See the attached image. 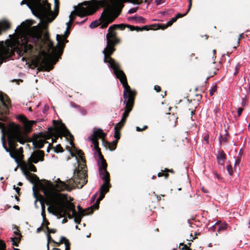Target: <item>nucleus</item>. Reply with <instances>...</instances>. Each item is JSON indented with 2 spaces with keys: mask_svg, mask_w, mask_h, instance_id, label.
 I'll return each instance as SVG.
<instances>
[{
  "mask_svg": "<svg viewBox=\"0 0 250 250\" xmlns=\"http://www.w3.org/2000/svg\"><path fill=\"white\" fill-rule=\"evenodd\" d=\"M238 163H239V161L238 160H236L235 162V163H234V166H235Z\"/></svg>",
  "mask_w": 250,
  "mask_h": 250,
  "instance_id": "nucleus-63",
  "label": "nucleus"
},
{
  "mask_svg": "<svg viewBox=\"0 0 250 250\" xmlns=\"http://www.w3.org/2000/svg\"><path fill=\"white\" fill-rule=\"evenodd\" d=\"M176 21V18H173L170 21L167 22L166 25H164L163 26V27L162 28L163 29H165L167 27L171 25L173 22Z\"/></svg>",
  "mask_w": 250,
  "mask_h": 250,
  "instance_id": "nucleus-29",
  "label": "nucleus"
},
{
  "mask_svg": "<svg viewBox=\"0 0 250 250\" xmlns=\"http://www.w3.org/2000/svg\"><path fill=\"white\" fill-rule=\"evenodd\" d=\"M49 224V223L48 222H45V228H46V229L47 231V232L48 234H50V233H55L56 232V229H51L50 228H49L47 226V225Z\"/></svg>",
  "mask_w": 250,
  "mask_h": 250,
  "instance_id": "nucleus-31",
  "label": "nucleus"
},
{
  "mask_svg": "<svg viewBox=\"0 0 250 250\" xmlns=\"http://www.w3.org/2000/svg\"><path fill=\"white\" fill-rule=\"evenodd\" d=\"M68 217L69 219H71L73 217H74V221L76 223H79L81 220V217L80 215L77 212H76V214H74V215H72V214L71 215L70 214H68Z\"/></svg>",
  "mask_w": 250,
  "mask_h": 250,
  "instance_id": "nucleus-24",
  "label": "nucleus"
},
{
  "mask_svg": "<svg viewBox=\"0 0 250 250\" xmlns=\"http://www.w3.org/2000/svg\"><path fill=\"white\" fill-rule=\"evenodd\" d=\"M42 216L43 221H44L45 220V215L44 214V210H43V209H42Z\"/></svg>",
  "mask_w": 250,
  "mask_h": 250,
  "instance_id": "nucleus-57",
  "label": "nucleus"
},
{
  "mask_svg": "<svg viewBox=\"0 0 250 250\" xmlns=\"http://www.w3.org/2000/svg\"><path fill=\"white\" fill-rule=\"evenodd\" d=\"M65 250H70V243L69 241H66L65 243Z\"/></svg>",
  "mask_w": 250,
  "mask_h": 250,
  "instance_id": "nucleus-43",
  "label": "nucleus"
},
{
  "mask_svg": "<svg viewBox=\"0 0 250 250\" xmlns=\"http://www.w3.org/2000/svg\"><path fill=\"white\" fill-rule=\"evenodd\" d=\"M117 28V25H111L110 26L108 30V33L106 35V40L107 42V48L109 49L110 43L111 42L110 39H113L115 37L116 32L114 31ZM112 49V47H110V49Z\"/></svg>",
  "mask_w": 250,
  "mask_h": 250,
  "instance_id": "nucleus-15",
  "label": "nucleus"
},
{
  "mask_svg": "<svg viewBox=\"0 0 250 250\" xmlns=\"http://www.w3.org/2000/svg\"><path fill=\"white\" fill-rule=\"evenodd\" d=\"M243 110V109L241 107H239L237 109V114L239 116L241 115V113Z\"/></svg>",
  "mask_w": 250,
  "mask_h": 250,
  "instance_id": "nucleus-45",
  "label": "nucleus"
},
{
  "mask_svg": "<svg viewBox=\"0 0 250 250\" xmlns=\"http://www.w3.org/2000/svg\"><path fill=\"white\" fill-rule=\"evenodd\" d=\"M99 167V171L103 169H106L107 164L105 162V161L104 159L102 156L100 154V159L98 162Z\"/></svg>",
  "mask_w": 250,
  "mask_h": 250,
  "instance_id": "nucleus-18",
  "label": "nucleus"
},
{
  "mask_svg": "<svg viewBox=\"0 0 250 250\" xmlns=\"http://www.w3.org/2000/svg\"><path fill=\"white\" fill-rule=\"evenodd\" d=\"M218 226H219L217 229L218 232L225 230L227 228V224L226 223H223L222 224H219Z\"/></svg>",
  "mask_w": 250,
  "mask_h": 250,
  "instance_id": "nucleus-30",
  "label": "nucleus"
},
{
  "mask_svg": "<svg viewBox=\"0 0 250 250\" xmlns=\"http://www.w3.org/2000/svg\"><path fill=\"white\" fill-rule=\"evenodd\" d=\"M109 187V182H104L103 184L100 187V192H103L104 194H105L108 191Z\"/></svg>",
  "mask_w": 250,
  "mask_h": 250,
  "instance_id": "nucleus-22",
  "label": "nucleus"
},
{
  "mask_svg": "<svg viewBox=\"0 0 250 250\" xmlns=\"http://www.w3.org/2000/svg\"><path fill=\"white\" fill-rule=\"evenodd\" d=\"M105 136V134L101 128L97 129L93 131V134L90 137H94L98 141V137L103 138Z\"/></svg>",
  "mask_w": 250,
  "mask_h": 250,
  "instance_id": "nucleus-16",
  "label": "nucleus"
},
{
  "mask_svg": "<svg viewBox=\"0 0 250 250\" xmlns=\"http://www.w3.org/2000/svg\"><path fill=\"white\" fill-rule=\"evenodd\" d=\"M191 0H189V3H188V9L186 12V13L187 14L189 11L190 10V8H191Z\"/></svg>",
  "mask_w": 250,
  "mask_h": 250,
  "instance_id": "nucleus-48",
  "label": "nucleus"
},
{
  "mask_svg": "<svg viewBox=\"0 0 250 250\" xmlns=\"http://www.w3.org/2000/svg\"><path fill=\"white\" fill-rule=\"evenodd\" d=\"M35 123V121L27 120L23 123V128L22 129L19 125L10 124L6 126L0 122L1 139L3 140L4 136L6 135L10 147H14L13 144L14 141H18L20 144L23 145L29 141L28 133L31 131L32 126Z\"/></svg>",
  "mask_w": 250,
  "mask_h": 250,
  "instance_id": "nucleus-3",
  "label": "nucleus"
},
{
  "mask_svg": "<svg viewBox=\"0 0 250 250\" xmlns=\"http://www.w3.org/2000/svg\"><path fill=\"white\" fill-rule=\"evenodd\" d=\"M49 136H54L58 137L59 136H64L65 137H69L70 138L73 137L69 130L67 129L64 124L61 123L58 126H56L54 130L52 128H48V134Z\"/></svg>",
  "mask_w": 250,
  "mask_h": 250,
  "instance_id": "nucleus-8",
  "label": "nucleus"
},
{
  "mask_svg": "<svg viewBox=\"0 0 250 250\" xmlns=\"http://www.w3.org/2000/svg\"><path fill=\"white\" fill-rule=\"evenodd\" d=\"M47 193V204L49 205L47 210L49 212L62 218L69 214L67 211H72V215L76 214L75 206L73 203L67 201L65 194L52 193L51 191Z\"/></svg>",
  "mask_w": 250,
  "mask_h": 250,
  "instance_id": "nucleus-4",
  "label": "nucleus"
},
{
  "mask_svg": "<svg viewBox=\"0 0 250 250\" xmlns=\"http://www.w3.org/2000/svg\"><path fill=\"white\" fill-rule=\"evenodd\" d=\"M227 169L229 175L231 176L233 173V168L232 166L230 165H228L227 166Z\"/></svg>",
  "mask_w": 250,
  "mask_h": 250,
  "instance_id": "nucleus-34",
  "label": "nucleus"
},
{
  "mask_svg": "<svg viewBox=\"0 0 250 250\" xmlns=\"http://www.w3.org/2000/svg\"><path fill=\"white\" fill-rule=\"evenodd\" d=\"M225 159V157L224 155V154L220 153H219L217 156V159L219 163L222 164V163L224 162Z\"/></svg>",
  "mask_w": 250,
  "mask_h": 250,
  "instance_id": "nucleus-27",
  "label": "nucleus"
},
{
  "mask_svg": "<svg viewBox=\"0 0 250 250\" xmlns=\"http://www.w3.org/2000/svg\"><path fill=\"white\" fill-rule=\"evenodd\" d=\"M66 241H68V240L65 237L62 236L61 237L59 242L58 244L62 243L63 242H64L65 243Z\"/></svg>",
  "mask_w": 250,
  "mask_h": 250,
  "instance_id": "nucleus-39",
  "label": "nucleus"
},
{
  "mask_svg": "<svg viewBox=\"0 0 250 250\" xmlns=\"http://www.w3.org/2000/svg\"><path fill=\"white\" fill-rule=\"evenodd\" d=\"M49 109L48 106H45L44 110L47 111Z\"/></svg>",
  "mask_w": 250,
  "mask_h": 250,
  "instance_id": "nucleus-61",
  "label": "nucleus"
},
{
  "mask_svg": "<svg viewBox=\"0 0 250 250\" xmlns=\"http://www.w3.org/2000/svg\"><path fill=\"white\" fill-rule=\"evenodd\" d=\"M97 194L96 193L94 195V196L92 197V201H94L96 197Z\"/></svg>",
  "mask_w": 250,
  "mask_h": 250,
  "instance_id": "nucleus-60",
  "label": "nucleus"
},
{
  "mask_svg": "<svg viewBox=\"0 0 250 250\" xmlns=\"http://www.w3.org/2000/svg\"><path fill=\"white\" fill-rule=\"evenodd\" d=\"M17 119L21 122L24 123L25 122H26L27 119L23 115H20L18 116H17Z\"/></svg>",
  "mask_w": 250,
  "mask_h": 250,
  "instance_id": "nucleus-33",
  "label": "nucleus"
},
{
  "mask_svg": "<svg viewBox=\"0 0 250 250\" xmlns=\"http://www.w3.org/2000/svg\"><path fill=\"white\" fill-rule=\"evenodd\" d=\"M242 35H243V34H240V35H239V36H238V41H239L240 40L241 38H242ZM238 42L239 43V42Z\"/></svg>",
  "mask_w": 250,
  "mask_h": 250,
  "instance_id": "nucleus-59",
  "label": "nucleus"
},
{
  "mask_svg": "<svg viewBox=\"0 0 250 250\" xmlns=\"http://www.w3.org/2000/svg\"><path fill=\"white\" fill-rule=\"evenodd\" d=\"M40 134L42 135L38 136L34 138L33 141V145L34 148H42L44 145V144L46 143V140L48 139L46 136L47 135H44V136H42L43 134L41 133Z\"/></svg>",
  "mask_w": 250,
  "mask_h": 250,
  "instance_id": "nucleus-12",
  "label": "nucleus"
},
{
  "mask_svg": "<svg viewBox=\"0 0 250 250\" xmlns=\"http://www.w3.org/2000/svg\"><path fill=\"white\" fill-rule=\"evenodd\" d=\"M110 41L111 42L110 43L109 47H112L113 50L111 49H110V48H109V49L107 48V45L106 46L104 50L102 51V53L104 55V62H108L110 66L112 68L113 70V68L115 66V67L117 68V70L123 71L120 69L119 64L111 57H110V55H111L115 51V48L114 47V45L119 42V40L115 37L113 39H110Z\"/></svg>",
  "mask_w": 250,
  "mask_h": 250,
  "instance_id": "nucleus-6",
  "label": "nucleus"
},
{
  "mask_svg": "<svg viewBox=\"0 0 250 250\" xmlns=\"http://www.w3.org/2000/svg\"><path fill=\"white\" fill-rule=\"evenodd\" d=\"M128 19H132L134 20L137 23H144L145 22V19L141 16H135L134 17H131L129 18Z\"/></svg>",
  "mask_w": 250,
  "mask_h": 250,
  "instance_id": "nucleus-25",
  "label": "nucleus"
},
{
  "mask_svg": "<svg viewBox=\"0 0 250 250\" xmlns=\"http://www.w3.org/2000/svg\"><path fill=\"white\" fill-rule=\"evenodd\" d=\"M121 0H90L85 1L82 4L86 7L80 6L76 11L78 16L83 17L94 13L99 8L106 6L100 18V22L98 21H92L90 25V28H94L101 25V28H105L107 25L112 22L119 15L123 6Z\"/></svg>",
  "mask_w": 250,
  "mask_h": 250,
  "instance_id": "nucleus-2",
  "label": "nucleus"
},
{
  "mask_svg": "<svg viewBox=\"0 0 250 250\" xmlns=\"http://www.w3.org/2000/svg\"><path fill=\"white\" fill-rule=\"evenodd\" d=\"M113 25H117V28H119L121 29H123L126 26V25L124 24H113Z\"/></svg>",
  "mask_w": 250,
  "mask_h": 250,
  "instance_id": "nucleus-40",
  "label": "nucleus"
},
{
  "mask_svg": "<svg viewBox=\"0 0 250 250\" xmlns=\"http://www.w3.org/2000/svg\"><path fill=\"white\" fill-rule=\"evenodd\" d=\"M104 195L105 194L103 193V192H100V196L98 198V199H97V203H100V202L103 200V199L104 198Z\"/></svg>",
  "mask_w": 250,
  "mask_h": 250,
  "instance_id": "nucleus-36",
  "label": "nucleus"
},
{
  "mask_svg": "<svg viewBox=\"0 0 250 250\" xmlns=\"http://www.w3.org/2000/svg\"><path fill=\"white\" fill-rule=\"evenodd\" d=\"M5 120V117H2L0 118V120L4 121Z\"/></svg>",
  "mask_w": 250,
  "mask_h": 250,
  "instance_id": "nucleus-62",
  "label": "nucleus"
},
{
  "mask_svg": "<svg viewBox=\"0 0 250 250\" xmlns=\"http://www.w3.org/2000/svg\"><path fill=\"white\" fill-rule=\"evenodd\" d=\"M29 161L30 162L34 163L35 164L37 163L38 162H42L43 161V153L41 150H37L34 151L31 155L29 159Z\"/></svg>",
  "mask_w": 250,
  "mask_h": 250,
  "instance_id": "nucleus-14",
  "label": "nucleus"
},
{
  "mask_svg": "<svg viewBox=\"0 0 250 250\" xmlns=\"http://www.w3.org/2000/svg\"><path fill=\"white\" fill-rule=\"evenodd\" d=\"M13 54V50L9 47L0 49V65L2 61H5L6 59L10 58Z\"/></svg>",
  "mask_w": 250,
  "mask_h": 250,
  "instance_id": "nucleus-13",
  "label": "nucleus"
},
{
  "mask_svg": "<svg viewBox=\"0 0 250 250\" xmlns=\"http://www.w3.org/2000/svg\"><path fill=\"white\" fill-rule=\"evenodd\" d=\"M85 21V20H84L83 21H82L81 22H79L78 24H83L84 22V21Z\"/></svg>",
  "mask_w": 250,
  "mask_h": 250,
  "instance_id": "nucleus-64",
  "label": "nucleus"
},
{
  "mask_svg": "<svg viewBox=\"0 0 250 250\" xmlns=\"http://www.w3.org/2000/svg\"><path fill=\"white\" fill-rule=\"evenodd\" d=\"M12 244L16 247H18V242L20 240V237H15L11 238Z\"/></svg>",
  "mask_w": 250,
  "mask_h": 250,
  "instance_id": "nucleus-26",
  "label": "nucleus"
},
{
  "mask_svg": "<svg viewBox=\"0 0 250 250\" xmlns=\"http://www.w3.org/2000/svg\"><path fill=\"white\" fill-rule=\"evenodd\" d=\"M55 11L51 10L50 5L47 0H33L32 5H27L32 13L40 20L36 26L31 27L33 23L29 20L23 21L16 28L17 37L14 41L15 47L20 55L28 53L35 45L37 50H40V54L37 58L38 63L42 65L54 64L62 53V46L69 34L68 30L63 35H56L57 46L54 47L49 38L48 34L43 30L46 29L48 24L57 17L58 13L59 1L54 0Z\"/></svg>",
  "mask_w": 250,
  "mask_h": 250,
  "instance_id": "nucleus-1",
  "label": "nucleus"
},
{
  "mask_svg": "<svg viewBox=\"0 0 250 250\" xmlns=\"http://www.w3.org/2000/svg\"><path fill=\"white\" fill-rule=\"evenodd\" d=\"M113 68L114 74L116 77L120 80L124 88L123 97L125 99V111L123 114L122 121H125V119L128 117L129 112L132 110L134 103L135 92L131 90L127 83L126 76L124 72L117 70V68L115 66Z\"/></svg>",
  "mask_w": 250,
  "mask_h": 250,
  "instance_id": "nucleus-5",
  "label": "nucleus"
},
{
  "mask_svg": "<svg viewBox=\"0 0 250 250\" xmlns=\"http://www.w3.org/2000/svg\"><path fill=\"white\" fill-rule=\"evenodd\" d=\"M216 90V86H214L213 88L210 90V94L212 95L213 94V92H215Z\"/></svg>",
  "mask_w": 250,
  "mask_h": 250,
  "instance_id": "nucleus-50",
  "label": "nucleus"
},
{
  "mask_svg": "<svg viewBox=\"0 0 250 250\" xmlns=\"http://www.w3.org/2000/svg\"><path fill=\"white\" fill-rule=\"evenodd\" d=\"M1 140H2V146H3L4 149H5V150L9 153L10 157L14 159L15 160V161L16 163H18V159H21V158H22V157L23 156V155H22V147H21L19 149H16V146L15 145V143H17L18 142L14 141L13 144V146H14V147H10L9 146V148L11 150H10L9 149H8L7 148V147L5 146V142L4 141V138L3 139V140L1 139Z\"/></svg>",
  "mask_w": 250,
  "mask_h": 250,
  "instance_id": "nucleus-9",
  "label": "nucleus"
},
{
  "mask_svg": "<svg viewBox=\"0 0 250 250\" xmlns=\"http://www.w3.org/2000/svg\"><path fill=\"white\" fill-rule=\"evenodd\" d=\"M155 2L157 5H159L164 3V0H155Z\"/></svg>",
  "mask_w": 250,
  "mask_h": 250,
  "instance_id": "nucleus-46",
  "label": "nucleus"
},
{
  "mask_svg": "<svg viewBox=\"0 0 250 250\" xmlns=\"http://www.w3.org/2000/svg\"><path fill=\"white\" fill-rule=\"evenodd\" d=\"M88 140L91 141L92 144L94 145L95 149L98 152L100 153V150L98 147V142L94 138V137H88Z\"/></svg>",
  "mask_w": 250,
  "mask_h": 250,
  "instance_id": "nucleus-23",
  "label": "nucleus"
},
{
  "mask_svg": "<svg viewBox=\"0 0 250 250\" xmlns=\"http://www.w3.org/2000/svg\"><path fill=\"white\" fill-rule=\"evenodd\" d=\"M5 244L2 241H0V250H5Z\"/></svg>",
  "mask_w": 250,
  "mask_h": 250,
  "instance_id": "nucleus-38",
  "label": "nucleus"
},
{
  "mask_svg": "<svg viewBox=\"0 0 250 250\" xmlns=\"http://www.w3.org/2000/svg\"><path fill=\"white\" fill-rule=\"evenodd\" d=\"M13 188H14V189H15V190H16V192H17L18 193H19V191H20V188L19 187H15V186L14 185V186H13Z\"/></svg>",
  "mask_w": 250,
  "mask_h": 250,
  "instance_id": "nucleus-52",
  "label": "nucleus"
},
{
  "mask_svg": "<svg viewBox=\"0 0 250 250\" xmlns=\"http://www.w3.org/2000/svg\"><path fill=\"white\" fill-rule=\"evenodd\" d=\"M163 175H165V178H167V175H168V174H163V173H160V172H159V173H158V177L162 176Z\"/></svg>",
  "mask_w": 250,
  "mask_h": 250,
  "instance_id": "nucleus-53",
  "label": "nucleus"
},
{
  "mask_svg": "<svg viewBox=\"0 0 250 250\" xmlns=\"http://www.w3.org/2000/svg\"><path fill=\"white\" fill-rule=\"evenodd\" d=\"M154 89L156 91V92H158L160 91L161 88L158 85H155L154 86Z\"/></svg>",
  "mask_w": 250,
  "mask_h": 250,
  "instance_id": "nucleus-51",
  "label": "nucleus"
},
{
  "mask_svg": "<svg viewBox=\"0 0 250 250\" xmlns=\"http://www.w3.org/2000/svg\"><path fill=\"white\" fill-rule=\"evenodd\" d=\"M101 178L105 182H110L109 174L106 169H103L99 171Z\"/></svg>",
  "mask_w": 250,
  "mask_h": 250,
  "instance_id": "nucleus-17",
  "label": "nucleus"
},
{
  "mask_svg": "<svg viewBox=\"0 0 250 250\" xmlns=\"http://www.w3.org/2000/svg\"><path fill=\"white\" fill-rule=\"evenodd\" d=\"M82 5H83V4H82V3L81 4H79L78 5V8L75 11H73L71 13L70 15H69V21L66 23V25H67V30H68V29H69L70 28V23L74 20V17H73L72 16V14L74 13H75V14L78 15L76 13V11L77 10H78V9L79 8V7L80 6H82Z\"/></svg>",
  "mask_w": 250,
  "mask_h": 250,
  "instance_id": "nucleus-21",
  "label": "nucleus"
},
{
  "mask_svg": "<svg viewBox=\"0 0 250 250\" xmlns=\"http://www.w3.org/2000/svg\"><path fill=\"white\" fill-rule=\"evenodd\" d=\"M146 128H147V126H146V125H144V126H143V128H140V127H138V126H136V131H143V130H145V129H146Z\"/></svg>",
  "mask_w": 250,
  "mask_h": 250,
  "instance_id": "nucleus-42",
  "label": "nucleus"
},
{
  "mask_svg": "<svg viewBox=\"0 0 250 250\" xmlns=\"http://www.w3.org/2000/svg\"><path fill=\"white\" fill-rule=\"evenodd\" d=\"M138 7L131 8L128 10V13L129 14H133L134 13H135L136 12L137 10L138 9Z\"/></svg>",
  "mask_w": 250,
  "mask_h": 250,
  "instance_id": "nucleus-37",
  "label": "nucleus"
},
{
  "mask_svg": "<svg viewBox=\"0 0 250 250\" xmlns=\"http://www.w3.org/2000/svg\"><path fill=\"white\" fill-rule=\"evenodd\" d=\"M117 142L118 141L117 140H114L112 143L109 144L108 146L110 150H114L115 149Z\"/></svg>",
  "mask_w": 250,
  "mask_h": 250,
  "instance_id": "nucleus-28",
  "label": "nucleus"
},
{
  "mask_svg": "<svg viewBox=\"0 0 250 250\" xmlns=\"http://www.w3.org/2000/svg\"><path fill=\"white\" fill-rule=\"evenodd\" d=\"M238 72V69L237 66H236L235 67V72L234 73V75H236Z\"/></svg>",
  "mask_w": 250,
  "mask_h": 250,
  "instance_id": "nucleus-56",
  "label": "nucleus"
},
{
  "mask_svg": "<svg viewBox=\"0 0 250 250\" xmlns=\"http://www.w3.org/2000/svg\"><path fill=\"white\" fill-rule=\"evenodd\" d=\"M42 230V227H40L37 229L36 232L37 233H39Z\"/></svg>",
  "mask_w": 250,
  "mask_h": 250,
  "instance_id": "nucleus-58",
  "label": "nucleus"
},
{
  "mask_svg": "<svg viewBox=\"0 0 250 250\" xmlns=\"http://www.w3.org/2000/svg\"><path fill=\"white\" fill-rule=\"evenodd\" d=\"M99 203H97L96 202V203L91 207V208L94 209H97L99 207Z\"/></svg>",
  "mask_w": 250,
  "mask_h": 250,
  "instance_id": "nucleus-49",
  "label": "nucleus"
},
{
  "mask_svg": "<svg viewBox=\"0 0 250 250\" xmlns=\"http://www.w3.org/2000/svg\"><path fill=\"white\" fill-rule=\"evenodd\" d=\"M77 173V176L78 178L77 179H75L73 182L75 183L77 185L78 188H82L86 183H87V180L86 179V173L84 170H79V169H75L74 173Z\"/></svg>",
  "mask_w": 250,
  "mask_h": 250,
  "instance_id": "nucleus-11",
  "label": "nucleus"
},
{
  "mask_svg": "<svg viewBox=\"0 0 250 250\" xmlns=\"http://www.w3.org/2000/svg\"><path fill=\"white\" fill-rule=\"evenodd\" d=\"M0 100L3 106L6 108H8L10 100L7 96L6 95H2L1 94L0 95Z\"/></svg>",
  "mask_w": 250,
  "mask_h": 250,
  "instance_id": "nucleus-19",
  "label": "nucleus"
},
{
  "mask_svg": "<svg viewBox=\"0 0 250 250\" xmlns=\"http://www.w3.org/2000/svg\"><path fill=\"white\" fill-rule=\"evenodd\" d=\"M32 163L29 161L27 164H25L22 171L26 178L32 183H33L35 181V175L29 173V171L36 172V168Z\"/></svg>",
  "mask_w": 250,
  "mask_h": 250,
  "instance_id": "nucleus-10",
  "label": "nucleus"
},
{
  "mask_svg": "<svg viewBox=\"0 0 250 250\" xmlns=\"http://www.w3.org/2000/svg\"><path fill=\"white\" fill-rule=\"evenodd\" d=\"M137 31H142L143 30H148V28L146 26L143 27L142 28H140L138 27H136Z\"/></svg>",
  "mask_w": 250,
  "mask_h": 250,
  "instance_id": "nucleus-44",
  "label": "nucleus"
},
{
  "mask_svg": "<svg viewBox=\"0 0 250 250\" xmlns=\"http://www.w3.org/2000/svg\"><path fill=\"white\" fill-rule=\"evenodd\" d=\"M47 239H48V242H49V241L51 239V236L49 234H48V233L47 234ZM48 244H49V242L47 243V249L48 250L49 249Z\"/></svg>",
  "mask_w": 250,
  "mask_h": 250,
  "instance_id": "nucleus-54",
  "label": "nucleus"
},
{
  "mask_svg": "<svg viewBox=\"0 0 250 250\" xmlns=\"http://www.w3.org/2000/svg\"><path fill=\"white\" fill-rule=\"evenodd\" d=\"M125 121H122V120L119 122L115 126L114 130H118L119 129L124 125V123Z\"/></svg>",
  "mask_w": 250,
  "mask_h": 250,
  "instance_id": "nucleus-32",
  "label": "nucleus"
},
{
  "mask_svg": "<svg viewBox=\"0 0 250 250\" xmlns=\"http://www.w3.org/2000/svg\"><path fill=\"white\" fill-rule=\"evenodd\" d=\"M187 14L186 13L183 15L179 13V14H177L175 18H176V20H177L178 18L183 17V16L186 15Z\"/></svg>",
  "mask_w": 250,
  "mask_h": 250,
  "instance_id": "nucleus-47",
  "label": "nucleus"
},
{
  "mask_svg": "<svg viewBox=\"0 0 250 250\" xmlns=\"http://www.w3.org/2000/svg\"><path fill=\"white\" fill-rule=\"evenodd\" d=\"M83 153L81 150H77L76 151V154L74 153H71V155L72 157H75L76 159L77 163H79V160L77 159V156L79 158V159L82 161V162H83Z\"/></svg>",
  "mask_w": 250,
  "mask_h": 250,
  "instance_id": "nucleus-20",
  "label": "nucleus"
},
{
  "mask_svg": "<svg viewBox=\"0 0 250 250\" xmlns=\"http://www.w3.org/2000/svg\"><path fill=\"white\" fill-rule=\"evenodd\" d=\"M219 225V223L218 222H216L214 225L212 226L211 227V229L212 230H214L217 226Z\"/></svg>",
  "mask_w": 250,
  "mask_h": 250,
  "instance_id": "nucleus-55",
  "label": "nucleus"
},
{
  "mask_svg": "<svg viewBox=\"0 0 250 250\" xmlns=\"http://www.w3.org/2000/svg\"><path fill=\"white\" fill-rule=\"evenodd\" d=\"M114 130H115L114 137L116 138L115 140H117L118 141V140L120 138V132H119V130H117V129Z\"/></svg>",
  "mask_w": 250,
  "mask_h": 250,
  "instance_id": "nucleus-35",
  "label": "nucleus"
},
{
  "mask_svg": "<svg viewBox=\"0 0 250 250\" xmlns=\"http://www.w3.org/2000/svg\"><path fill=\"white\" fill-rule=\"evenodd\" d=\"M67 183H66L61 181L59 178H57L54 181V184H52L50 182L48 183L43 190V193L46 196V198L47 199V193H45V192H47L49 191H51L52 193H59L58 192L55 191V189L58 191L64 190L70 191L71 188H69L68 185L71 184V181L69 180V181L67 182Z\"/></svg>",
  "mask_w": 250,
  "mask_h": 250,
  "instance_id": "nucleus-7",
  "label": "nucleus"
},
{
  "mask_svg": "<svg viewBox=\"0 0 250 250\" xmlns=\"http://www.w3.org/2000/svg\"><path fill=\"white\" fill-rule=\"evenodd\" d=\"M14 229H15V230L14 231V234L15 235H17V236H19V237H20V238H21V234H20V233L19 232V230L16 227Z\"/></svg>",
  "mask_w": 250,
  "mask_h": 250,
  "instance_id": "nucleus-41",
  "label": "nucleus"
}]
</instances>
